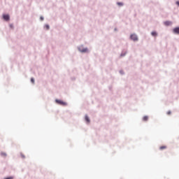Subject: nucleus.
<instances>
[{
  "label": "nucleus",
  "mask_w": 179,
  "mask_h": 179,
  "mask_svg": "<svg viewBox=\"0 0 179 179\" xmlns=\"http://www.w3.org/2000/svg\"><path fill=\"white\" fill-rule=\"evenodd\" d=\"M167 115H171V110H169V111L167 112Z\"/></svg>",
  "instance_id": "nucleus-13"
},
{
  "label": "nucleus",
  "mask_w": 179,
  "mask_h": 179,
  "mask_svg": "<svg viewBox=\"0 0 179 179\" xmlns=\"http://www.w3.org/2000/svg\"><path fill=\"white\" fill-rule=\"evenodd\" d=\"M41 20H44V18L43 17H41Z\"/></svg>",
  "instance_id": "nucleus-17"
},
{
  "label": "nucleus",
  "mask_w": 179,
  "mask_h": 179,
  "mask_svg": "<svg viewBox=\"0 0 179 179\" xmlns=\"http://www.w3.org/2000/svg\"><path fill=\"white\" fill-rule=\"evenodd\" d=\"M164 24H165V26H171V24H172L171 21H166L164 22Z\"/></svg>",
  "instance_id": "nucleus-5"
},
{
  "label": "nucleus",
  "mask_w": 179,
  "mask_h": 179,
  "mask_svg": "<svg viewBox=\"0 0 179 179\" xmlns=\"http://www.w3.org/2000/svg\"><path fill=\"white\" fill-rule=\"evenodd\" d=\"M130 38L134 41H138V36L136 34H131Z\"/></svg>",
  "instance_id": "nucleus-2"
},
{
  "label": "nucleus",
  "mask_w": 179,
  "mask_h": 179,
  "mask_svg": "<svg viewBox=\"0 0 179 179\" xmlns=\"http://www.w3.org/2000/svg\"><path fill=\"white\" fill-rule=\"evenodd\" d=\"M176 5H178L179 6V1H176Z\"/></svg>",
  "instance_id": "nucleus-16"
},
{
  "label": "nucleus",
  "mask_w": 179,
  "mask_h": 179,
  "mask_svg": "<svg viewBox=\"0 0 179 179\" xmlns=\"http://www.w3.org/2000/svg\"><path fill=\"white\" fill-rule=\"evenodd\" d=\"M3 19H4V20H6V21L9 20L10 19L9 15H3Z\"/></svg>",
  "instance_id": "nucleus-3"
},
{
  "label": "nucleus",
  "mask_w": 179,
  "mask_h": 179,
  "mask_svg": "<svg viewBox=\"0 0 179 179\" xmlns=\"http://www.w3.org/2000/svg\"><path fill=\"white\" fill-rule=\"evenodd\" d=\"M81 52H87V48H84L81 50Z\"/></svg>",
  "instance_id": "nucleus-11"
},
{
  "label": "nucleus",
  "mask_w": 179,
  "mask_h": 179,
  "mask_svg": "<svg viewBox=\"0 0 179 179\" xmlns=\"http://www.w3.org/2000/svg\"><path fill=\"white\" fill-rule=\"evenodd\" d=\"M31 83H34V78H31Z\"/></svg>",
  "instance_id": "nucleus-14"
},
{
  "label": "nucleus",
  "mask_w": 179,
  "mask_h": 179,
  "mask_svg": "<svg viewBox=\"0 0 179 179\" xmlns=\"http://www.w3.org/2000/svg\"><path fill=\"white\" fill-rule=\"evenodd\" d=\"M10 27H11V29H13V25H10Z\"/></svg>",
  "instance_id": "nucleus-18"
},
{
  "label": "nucleus",
  "mask_w": 179,
  "mask_h": 179,
  "mask_svg": "<svg viewBox=\"0 0 179 179\" xmlns=\"http://www.w3.org/2000/svg\"><path fill=\"white\" fill-rule=\"evenodd\" d=\"M160 150H164V149H167V146L166 145H162L159 147Z\"/></svg>",
  "instance_id": "nucleus-6"
},
{
  "label": "nucleus",
  "mask_w": 179,
  "mask_h": 179,
  "mask_svg": "<svg viewBox=\"0 0 179 179\" xmlns=\"http://www.w3.org/2000/svg\"><path fill=\"white\" fill-rule=\"evenodd\" d=\"M148 120H149V117H148V116H144L143 117V120H144V121H148Z\"/></svg>",
  "instance_id": "nucleus-9"
},
{
  "label": "nucleus",
  "mask_w": 179,
  "mask_h": 179,
  "mask_svg": "<svg viewBox=\"0 0 179 179\" xmlns=\"http://www.w3.org/2000/svg\"><path fill=\"white\" fill-rule=\"evenodd\" d=\"M45 27L46 30H49L50 29V26L48 25V24L45 25Z\"/></svg>",
  "instance_id": "nucleus-12"
},
{
  "label": "nucleus",
  "mask_w": 179,
  "mask_h": 179,
  "mask_svg": "<svg viewBox=\"0 0 179 179\" xmlns=\"http://www.w3.org/2000/svg\"><path fill=\"white\" fill-rule=\"evenodd\" d=\"M117 5H118V6H123L124 3H121V2H117Z\"/></svg>",
  "instance_id": "nucleus-10"
},
{
  "label": "nucleus",
  "mask_w": 179,
  "mask_h": 179,
  "mask_svg": "<svg viewBox=\"0 0 179 179\" xmlns=\"http://www.w3.org/2000/svg\"><path fill=\"white\" fill-rule=\"evenodd\" d=\"M173 33H175V34H179V27L173 29Z\"/></svg>",
  "instance_id": "nucleus-4"
},
{
  "label": "nucleus",
  "mask_w": 179,
  "mask_h": 179,
  "mask_svg": "<svg viewBox=\"0 0 179 179\" xmlns=\"http://www.w3.org/2000/svg\"><path fill=\"white\" fill-rule=\"evenodd\" d=\"M151 34H152V36H153L154 37L157 36V33L156 31H152V32L151 33Z\"/></svg>",
  "instance_id": "nucleus-7"
},
{
  "label": "nucleus",
  "mask_w": 179,
  "mask_h": 179,
  "mask_svg": "<svg viewBox=\"0 0 179 179\" xmlns=\"http://www.w3.org/2000/svg\"><path fill=\"white\" fill-rule=\"evenodd\" d=\"M85 121L88 123L90 122V119H89V117L87 115H85Z\"/></svg>",
  "instance_id": "nucleus-8"
},
{
  "label": "nucleus",
  "mask_w": 179,
  "mask_h": 179,
  "mask_svg": "<svg viewBox=\"0 0 179 179\" xmlns=\"http://www.w3.org/2000/svg\"><path fill=\"white\" fill-rule=\"evenodd\" d=\"M55 101L56 103H57V104H59L60 106H66V103L64 102V101L56 99Z\"/></svg>",
  "instance_id": "nucleus-1"
},
{
  "label": "nucleus",
  "mask_w": 179,
  "mask_h": 179,
  "mask_svg": "<svg viewBox=\"0 0 179 179\" xmlns=\"http://www.w3.org/2000/svg\"><path fill=\"white\" fill-rule=\"evenodd\" d=\"M21 157H22V159H24V155L23 154H21Z\"/></svg>",
  "instance_id": "nucleus-15"
}]
</instances>
